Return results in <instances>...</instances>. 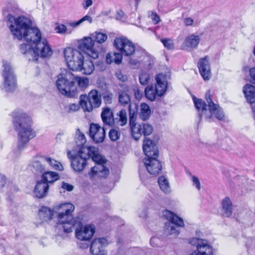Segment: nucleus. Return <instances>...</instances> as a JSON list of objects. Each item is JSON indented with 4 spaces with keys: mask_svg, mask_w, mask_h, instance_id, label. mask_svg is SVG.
<instances>
[{
    "mask_svg": "<svg viewBox=\"0 0 255 255\" xmlns=\"http://www.w3.org/2000/svg\"><path fill=\"white\" fill-rule=\"evenodd\" d=\"M7 26L13 36L19 40L23 39L27 43L20 45V52L29 60L36 61L39 56L49 57L53 54L47 39L42 37L40 30L32 26L30 19L24 16L15 17L11 14L6 16Z\"/></svg>",
    "mask_w": 255,
    "mask_h": 255,
    "instance_id": "obj_1",
    "label": "nucleus"
},
{
    "mask_svg": "<svg viewBox=\"0 0 255 255\" xmlns=\"http://www.w3.org/2000/svg\"><path fill=\"white\" fill-rule=\"evenodd\" d=\"M12 116L14 128L18 133L17 147L13 152L18 154L26 147L29 141L35 136L36 134L31 128L30 117L22 110H15Z\"/></svg>",
    "mask_w": 255,
    "mask_h": 255,
    "instance_id": "obj_2",
    "label": "nucleus"
},
{
    "mask_svg": "<svg viewBox=\"0 0 255 255\" xmlns=\"http://www.w3.org/2000/svg\"><path fill=\"white\" fill-rule=\"evenodd\" d=\"M81 152H85L87 155V159L91 157L96 163V165L91 168L88 173L89 178L91 180H97L99 178H105L109 174L108 168L104 165L106 160L104 157L99 154L98 149L93 146H83L81 147Z\"/></svg>",
    "mask_w": 255,
    "mask_h": 255,
    "instance_id": "obj_3",
    "label": "nucleus"
},
{
    "mask_svg": "<svg viewBox=\"0 0 255 255\" xmlns=\"http://www.w3.org/2000/svg\"><path fill=\"white\" fill-rule=\"evenodd\" d=\"M74 209L75 206L70 203H62L54 207V210L61 211L57 217V230H63L64 233H69L72 232L75 225L81 224L72 216Z\"/></svg>",
    "mask_w": 255,
    "mask_h": 255,
    "instance_id": "obj_4",
    "label": "nucleus"
},
{
    "mask_svg": "<svg viewBox=\"0 0 255 255\" xmlns=\"http://www.w3.org/2000/svg\"><path fill=\"white\" fill-rule=\"evenodd\" d=\"M206 98L208 106L202 99L193 97L194 104L200 118L204 117L208 121L211 122L213 115H214L218 120H223L224 114L220 107L213 102L209 92L206 94Z\"/></svg>",
    "mask_w": 255,
    "mask_h": 255,
    "instance_id": "obj_5",
    "label": "nucleus"
},
{
    "mask_svg": "<svg viewBox=\"0 0 255 255\" xmlns=\"http://www.w3.org/2000/svg\"><path fill=\"white\" fill-rule=\"evenodd\" d=\"M169 79V73L157 74L155 77V85H148L144 90L146 98L150 101H153L156 97L163 96L167 90Z\"/></svg>",
    "mask_w": 255,
    "mask_h": 255,
    "instance_id": "obj_6",
    "label": "nucleus"
},
{
    "mask_svg": "<svg viewBox=\"0 0 255 255\" xmlns=\"http://www.w3.org/2000/svg\"><path fill=\"white\" fill-rule=\"evenodd\" d=\"M114 45L124 56H135L137 58L133 59L130 57L129 60L130 65L136 66L139 63L140 53L135 50L134 44L128 39L125 37H117L114 40Z\"/></svg>",
    "mask_w": 255,
    "mask_h": 255,
    "instance_id": "obj_7",
    "label": "nucleus"
},
{
    "mask_svg": "<svg viewBox=\"0 0 255 255\" xmlns=\"http://www.w3.org/2000/svg\"><path fill=\"white\" fill-rule=\"evenodd\" d=\"M137 108L136 104H130L129 106V126L133 138L137 140L142 134L144 136L150 134L152 131V127L148 124L136 125L135 123Z\"/></svg>",
    "mask_w": 255,
    "mask_h": 255,
    "instance_id": "obj_8",
    "label": "nucleus"
},
{
    "mask_svg": "<svg viewBox=\"0 0 255 255\" xmlns=\"http://www.w3.org/2000/svg\"><path fill=\"white\" fill-rule=\"evenodd\" d=\"M74 79V75L70 71H64L58 75L56 84L62 94L69 97L75 95L77 88Z\"/></svg>",
    "mask_w": 255,
    "mask_h": 255,
    "instance_id": "obj_9",
    "label": "nucleus"
},
{
    "mask_svg": "<svg viewBox=\"0 0 255 255\" xmlns=\"http://www.w3.org/2000/svg\"><path fill=\"white\" fill-rule=\"evenodd\" d=\"M163 216L169 222L165 224L164 233L168 236H177L179 234L178 227H183L184 223L183 220L173 212L165 210L163 212Z\"/></svg>",
    "mask_w": 255,
    "mask_h": 255,
    "instance_id": "obj_10",
    "label": "nucleus"
},
{
    "mask_svg": "<svg viewBox=\"0 0 255 255\" xmlns=\"http://www.w3.org/2000/svg\"><path fill=\"white\" fill-rule=\"evenodd\" d=\"M2 76L4 79L3 89L8 92H12L16 87V79L10 63L3 60Z\"/></svg>",
    "mask_w": 255,
    "mask_h": 255,
    "instance_id": "obj_11",
    "label": "nucleus"
},
{
    "mask_svg": "<svg viewBox=\"0 0 255 255\" xmlns=\"http://www.w3.org/2000/svg\"><path fill=\"white\" fill-rule=\"evenodd\" d=\"M78 48L93 59L99 57L100 47L91 37H85L82 39L78 44Z\"/></svg>",
    "mask_w": 255,
    "mask_h": 255,
    "instance_id": "obj_12",
    "label": "nucleus"
},
{
    "mask_svg": "<svg viewBox=\"0 0 255 255\" xmlns=\"http://www.w3.org/2000/svg\"><path fill=\"white\" fill-rule=\"evenodd\" d=\"M189 243L196 249L193 250L190 255H213L212 247L206 240L198 238H193L189 241Z\"/></svg>",
    "mask_w": 255,
    "mask_h": 255,
    "instance_id": "obj_13",
    "label": "nucleus"
},
{
    "mask_svg": "<svg viewBox=\"0 0 255 255\" xmlns=\"http://www.w3.org/2000/svg\"><path fill=\"white\" fill-rule=\"evenodd\" d=\"M88 103L81 98L80 105L85 112H91L93 108H99L102 104L101 93L97 90L93 89L88 94Z\"/></svg>",
    "mask_w": 255,
    "mask_h": 255,
    "instance_id": "obj_14",
    "label": "nucleus"
},
{
    "mask_svg": "<svg viewBox=\"0 0 255 255\" xmlns=\"http://www.w3.org/2000/svg\"><path fill=\"white\" fill-rule=\"evenodd\" d=\"M67 156L71 160V166L75 171L81 172L85 168L87 155L85 152H81V147L76 153L74 150L68 151Z\"/></svg>",
    "mask_w": 255,
    "mask_h": 255,
    "instance_id": "obj_15",
    "label": "nucleus"
},
{
    "mask_svg": "<svg viewBox=\"0 0 255 255\" xmlns=\"http://www.w3.org/2000/svg\"><path fill=\"white\" fill-rule=\"evenodd\" d=\"M64 55L68 67L74 70L80 58H82L83 55L77 49L67 47L64 50Z\"/></svg>",
    "mask_w": 255,
    "mask_h": 255,
    "instance_id": "obj_16",
    "label": "nucleus"
},
{
    "mask_svg": "<svg viewBox=\"0 0 255 255\" xmlns=\"http://www.w3.org/2000/svg\"><path fill=\"white\" fill-rule=\"evenodd\" d=\"M158 156L145 158L143 161L147 172L151 175L158 174L162 169L160 162L157 159Z\"/></svg>",
    "mask_w": 255,
    "mask_h": 255,
    "instance_id": "obj_17",
    "label": "nucleus"
},
{
    "mask_svg": "<svg viewBox=\"0 0 255 255\" xmlns=\"http://www.w3.org/2000/svg\"><path fill=\"white\" fill-rule=\"evenodd\" d=\"M197 66L202 78L205 81L209 80L211 77L209 57L206 56L200 58L198 61Z\"/></svg>",
    "mask_w": 255,
    "mask_h": 255,
    "instance_id": "obj_18",
    "label": "nucleus"
},
{
    "mask_svg": "<svg viewBox=\"0 0 255 255\" xmlns=\"http://www.w3.org/2000/svg\"><path fill=\"white\" fill-rule=\"evenodd\" d=\"M89 135L95 142L101 143L105 138V129L98 124H91L90 127Z\"/></svg>",
    "mask_w": 255,
    "mask_h": 255,
    "instance_id": "obj_19",
    "label": "nucleus"
},
{
    "mask_svg": "<svg viewBox=\"0 0 255 255\" xmlns=\"http://www.w3.org/2000/svg\"><path fill=\"white\" fill-rule=\"evenodd\" d=\"M95 232V227L92 225H87L77 228L75 231V236L77 239L81 241H89Z\"/></svg>",
    "mask_w": 255,
    "mask_h": 255,
    "instance_id": "obj_20",
    "label": "nucleus"
},
{
    "mask_svg": "<svg viewBox=\"0 0 255 255\" xmlns=\"http://www.w3.org/2000/svg\"><path fill=\"white\" fill-rule=\"evenodd\" d=\"M108 242L104 238L95 239L91 243L90 251L93 255H106L103 247L108 245Z\"/></svg>",
    "mask_w": 255,
    "mask_h": 255,
    "instance_id": "obj_21",
    "label": "nucleus"
},
{
    "mask_svg": "<svg viewBox=\"0 0 255 255\" xmlns=\"http://www.w3.org/2000/svg\"><path fill=\"white\" fill-rule=\"evenodd\" d=\"M95 69V66L92 61L89 59L85 60L82 55L74 70H78L85 75H90Z\"/></svg>",
    "mask_w": 255,
    "mask_h": 255,
    "instance_id": "obj_22",
    "label": "nucleus"
},
{
    "mask_svg": "<svg viewBox=\"0 0 255 255\" xmlns=\"http://www.w3.org/2000/svg\"><path fill=\"white\" fill-rule=\"evenodd\" d=\"M142 148L146 158L158 156V150L156 144L149 138H145Z\"/></svg>",
    "mask_w": 255,
    "mask_h": 255,
    "instance_id": "obj_23",
    "label": "nucleus"
},
{
    "mask_svg": "<svg viewBox=\"0 0 255 255\" xmlns=\"http://www.w3.org/2000/svg\"><path fill=\"white\" fill-rule=\"evenodd\" d=\"M200 40V37L198 35L191 34L187 36L183 43V48L186 50L196 48Z\"/></svg>",
    "mask_w": 255,
    "mask_h": 255,
    "instance_id": "obj_24",
    "label": "nucleus"
},
{
    "mask_svg": "<svg viewBox=\"0 0 255 255\" xmlns=\"http://www.w3.org/2000/svg\"><path fill=\"white\" fill-rule=\"evenodd\" d=\"M49 189V185L46 182L42 180L38 181L34 189V193L38 198H41L46 196Z\"/></svg>",
    "mask_w": 255,
    "mask_h": 255,
    "instance_id": "obj_25",
    "label": "nucleus"
},
{
    "mask_svg": "<svg viewBox=\"0 0 255 255\" xmlns=\"http://www.w3.org/2000/svg\"><path fill=\"white\" fill-rule=\"evenodd\" d=\"M243 93L247 102L250 104L255 103V86L247 84L243 89Z\"/></svg>",
    "mask_w": 255,
    "mask_h": 255,
    "instance_id": "obj_26",
    "label": "nucleus"
},
{
    "mask_svg": "<svg viewBox=\"0 0 255 255\" xmlns=\"http://www.w3.org/2000/svg\"><path fill=\"white\" fill-rule=\"evenodd\" d=\"M45 161V157L36 156L31 162L30 166L33 168V171L41 173L45 170V167L42 162Z\"/></svg>",
    "mask_w": 255,
    "mask_h": 255,
    "instance_id": "obj_27",
    "label": "nucleus"
},
{
    "mask_svg": "<svg viewBox=\"0 0 255 255\" xmlns=\"http://www.w3.org/2000/svg\"><path fill=\"white\" fill-rule=\"evenodd\" d=\"M101 118L103 123L107 125L114 123V117L112 110L108 107L103 108L101 113Z\"/></svg>",
    "mask_w": 255,
    "mask_h": 255,
    "instance_id": "obj_28",
    "label": "nucleus"
},
{
    "mask_svg": "<svg viewBox=\"0 0 255 255\" xmlns=\"http://www.w3.org/2000/svg\"><path fill=\"white\" fill-rule=\"evenodd\" d=\"M222 209L224 216L229 217L232 215L233 204L231 199L226 197L222 201Z\"/></svg>",
    "mask_w": 255,
    "mask_h": 255,
    "instance_id": "obj_29",
    "label": "nucleus"
},
{
    "mask_svg": "<svg viewBox=\"0 0 255 255\" xmlns=\"http://www.w3.org/2000/svg\"><path fill=\"white\" fill-rule=\"evenodd\" d=\"M38 214L42 222H46L52 219L54 211L46 207H42L39 209Z\"/></svg>",
    "mask_w": 255,
    "mask_h": 255,
    "instance_id": "obj_30",
    "label": "nucleus"
},
{
    "mask_svg": "<svg viewBox=\"0 0 255 255\" xmlns=\"http://www.w3.org/2000/svg\"><path fill=\"white\" fill-rule=\"evenodd\" d=\"M150 109L149 106L144 103H141L139 106V116L141 120L145 121L148 119L150 115Z\"/></svg>",
    "mask_w": 255,
    "mask_h": 255,
    "instance_id": "obj_31",
    "label": "nucleus"
},
{
    "mask_svg": "<svg viewBox=\"0 0 255 255\" xmlns=\"http://www.w3.org/2000/svg\"><path fill=\"white\" fill-rule=\"evenodd\" d=\"M59 175L58 173L54 171H47L43 173L42 175V180L43 182L52 183L58 180Z\"/></svg>",
    "mask_w": 255,
    "mask_h": 255,
    "instance_id": "obj_32",
    "label": "nucleus"
},
{
    "mask_svg": "<svg viewBox=\"0 0 255 255\" xmlns=\"http://www.w3.org/2000/svg\"><path fill=\"white\" fill-rule=\"evenodd\" d=\"M158 185L160 189L165 194L171 191L169 183L167 179L164 176H160L158 179Z\"/></svg>",
    "mask_w": 255,
    "mask_h": 255,
    "instance_id": "obj_33",
    "label": "nucleus"
},
{
    "mask_svg": "<svg viewBox=\"0 0 255 255\" xmlns=\"http://www.w3.org/2000/svg\"><path fill=\"white\" fill-rule=\"evenodd\" d=\"M45 161L51 166V167L55 170L62 171L63 166L60 162L51 158L49 157H45Z\"/></svg>",
    "mask_w": 255,
    "mask_h": 255,
    "instance_id": "obj_34",
    "label": "nucleus"
},
{
    "mask_svg": "<svg viewBox=\"0 0 255 255\" xmlns=\"http://www.w3.org/2000/svg\"><path fill=\"white\" fill-rule=\"evenodd\" d=\"M89 79L86 77H80L74 75V83L77 82L79 87L82 88H86L89 84Z\"/></svg>",
    "mask_w": 255,
    "mask_h": 255,
    "instance_id": "obj_35",
    "label": "nucleus"
},
{
    "mask_svg": "<svg viewBox=\"0 0 255 255\" xmlns=\"http://www.w3.org/2000/svg\"><path fill=\"white\" fill-rule=\"evenodd\" d=\"M93 37L94 38L95 41L98 43H102L106 41L108 38L107 35L100 32H96L92 34Z\"/></svg>",
    "mask_w": 255,
    "mask_h": 255,
    "instance_id": "obj_36",
    "label": "nucleus"
},
{
    "mask_svg": "<svg viewBox=\"0 0 255 255\" xmlns=\"http://www.w3.org/2000/svg\"><path fill=\"white\" fill-rule=\"evenodd\" d=\"M119 125L121 126L125 125L127 123V113L125 110H121L118 114Z\"/></svg>",
    "mask_w": 255,
    "mask_h": 255,
    "instance_id": "obj_37",
    "label": "nucleus"
},
{
    "mask_svg": "<svg viewBox=\"0 0 255 255\" xmlns=\"http://www.w3.org/2000/svg\"><path fill=\"white\" fill-rule=\"evenodd\" d=\"M139 173L140 180L144 185H147L148 182L151 181V178L144 170L142 171L141 169H140Z\"/></svg>",
    "mask_w": 255,
    "mask_h": 255,
    "instance_id": "obj_38",
    "label": "nucleus"
},
{
    "mask_svg": "<svg viewBox=\"0 0 255 255\" xmlns=\"http://www.w3.org/2000/svg\"><path fill=\"white\" fill-rule=\"evenodd\" d=\"M119 101L122 105L128 104L130 101L128 95L125 92L120 93L119 96Z\"/></svg>",
    "mask_w": 255,
    "mask_h": 255,
    "instance_id": "obj_39",
    "label": "nucleus"
},
{
    "mask_svg": "<svg viewBox=\"0 0 255 255\" xmlns=\"http://www.w3.org/2000/svg\"><path fill=\"white\" fill-rule=\"evenodd\" d=\"M121 135V132L115 129H112L109 133V136L112 141H116L119 139Z\"/></svg>",
    "mask_w": 255,
    "mask_h": 255,
    "instance_id": "obj_40",
    "label": "nucleus"
},
{
    "mask_svg": "<svg viewBox=\"0 0 255 255\" xmlns=\"http://www.w3.org/2000/svg\"><path fill=\"white\" fill-rule=\"evenodd\" d=\"M55 30L56 32L60 34L71 33V31H69L66 26L63 24H59L55 26Z\"/></svg>",
    "mask_w": 255,
    "mask_h": 255,
    "instance_id": "obj_41",
    "label": "nucleus"
},
{
    "mask_svg": "<svg viewBox=\"0 0 255 255\" xmlns=\"http://www.w3.org/2000/svg\"><path fill=\"white\" fill-rule=\"evenodd\" d=\"M149 79V75L146 73L142 72L139 75V80L141 85H146L148 83Z\"/></svg>",
    "mask_w": 255,
    "mask_h": 255,
    "instance_id": "obj_42",
    "label": "nucleus"
},
{
    "mask_svg": "<svg viewBox=\"0 0 255 255\" xmlns=\"http://www.w3.org/2000/svg\"><path fill=\"white\" fill-rule=\"evenodd\" d=\"M161 42L164 45V47L168 49H172L174 47L173 42L170 39H161Z\"/></svg>",
    "mask_w": 255,
    "mask_h": 255,
    "instance_id": "obj_43",
    "label": "nucleus"
},
{
    "mask_svg": "<svg viewBox=\"0 0 255 255\" xmlns=\"http://www.w3.org/2000/svg\"><path fill=\"white\" fill-rule=\"evenodd\" d=\"M113 94L110 92H106L103 94V98L105 104H109L112 103Z\"/></svg>",
    "mask_w": 255,
    "mask_h": 255,
    "instance_id": "obj_44",
    "label": "nucleus"
},
{
    "mask_svg": "<svg viewBox=\"0 0 255 255\" xmlns=\"http://www.w3.org/2000/svg\"><path fill=\"white\" fill-rule=\"evenodd\" d=\"M183 22L186 26H197L199 22L194 21V20L191 17H186L184 19Z\"/></svg>",
    "mask_w": 255,
    "mask_h": 255,
    "instance_id": "obj_45",
    "label": "nucleus"
},
{
    "mask_svg": "<svg viewBox=\"0 0 255 255\" xmlns=\"http://www.w3.org/2000/svg\"><path fill=\"white\" fill-rule=\"evenodd\" d=\"M123 54L122 53H115L113 54L114 62L118 64H120L122 62L123 59Z\"/></svg>",
    "mask_w": 255,
    "mask_h": 255,
    "instance_id": "obj_46",
    "label": "nucleus"
},
{
    "mask_svg": "<svg viewBox=\"0 0 255 255\" xmlns=\"http://www.w3.org/2000/svg\"><path fill=\"white\" fill-rule=\"evenodd\" d=\"M192 181L193 182V185L195 186L198 190H200L201 188V186L199 179L197 177L193 176L192 177Z\"/></svg>",
    "mask_w": 255,
    "mask_h": 255,
    "instance_id": "obj_47",
    "label": "nucleus"
},
{
    "mask_svg": "<svg viewBox=\"0 0 255 255\" xmlns=\"http://www.w3.org/2000/svg\"><path fill=\"white\" fill-rule=\"evenodd\" d=\"M93 4V0H84L82 3V6L84 9H87Z\"/></svg>",
    "mask_w": 255,
    "mask_h": 255,
    "instance_id": "obj_48",
    "label": "nucleus"
},
{
    "mask_svg": "<svg viewBox=\"0 0 255 255\" xmlns=\"http://www.w3.org/2000/svg\"><path fill=\"white\" fill-rule=\"evenodd\" d=\"M79 21L81 24H82L85 21H87L89 23H91L93 22V19L91 16L86 15L82 17L80 19H79Z\"/></svg>",
    "mask_w": 255,
    "mask_h": 255,
    "instance_id": "obj_49",
    "label": "nucleus"
},
{
    "mask_svg": "<svg viewBox=\"0 0 255 255\" xmlns=\"http://www.w3.org/2000/svg\"><path fill=\"white\" fill-rule=\"evenodd\" d=\"M61 187L68 191H71L74 188L73 185L64 182L62 183Z\"/></svg>",
    "mask_w": 255,
    "mask_h": 255,
    "instance_id": "obj_50",
    "label": "nucleus"
},
{
    "mask_svg": "<svg viewBox=\"0 0 255 255\" xmlns=\"http://www.w3.org/2000/svg\"><path fill=\"white\" fill-rule=\"evenodd\" d=\"M69 112H75L79 110V106L77 104H71L68 105Z\"/></svg>",
    "mask_w": 255,
    "mask_h": 255,
    "instance_id": "obj_51",
    "label": "nucleus"
},
{
    "mask_svg": "<svg viewBox=\"0 0 255 255\" xmlns=\"http://www.w3.org/2000/svg\"><path fill=\"white\" fill-rule=\"evenodd\" d=\"M151 19L154 24L158 23L160 21L159 16L155 13H152L150 15Z\"/></svg>",
    "mask_w": 255,
    "mask_h": 255,
    "instance_id": "obj_52",
    "label": "nucleus"
},
{
    "mask_svg": "<svg viewBox=\"0 0 255 255\" xmlns=\"http://www.w3.org/2000/svg\"><path fill=\"white\" fill-rule=\"evenodd\" d=\"M250 75L251 81L255 84V67H253L250 70Z\"/></svg>",
    "mask_w": 255,
    "mask_h": 255,
    "instance_id": "obj_53",
    "label": "nucleus"
},
{
    "mask_svg": "<svg viewBox=\"0 0 255 255\" xmlns=\"http://www.w3.org/2000/svg\"><path fill=\"white\" fill-rule=\"evenodd\" d=\"M67 25L74 28H76L79 26L81 25V24L79 20L78 21H70L67 23Z\"/></svg>",
    "mask_w": 255,
    "mask_h": 255,
    "instance_id": "obj_54",
    "label": "nucleus"
},
{
    "mask_svg": "<svg viewBox=\"0 0 255 255\" xmlns=\"http://www.w3.org/2000/svg\"><path fill=\"white\" fill-rule=\"evenodd\" d=\"M159 241V239L156 237H152L151 238L150 243L152 246L156 247L158 245V241Z\"/></svg>",
    "mask_w": 255,
    "mask_h": 255,
    "instance_id": "obj_55",
    "label": "nucleus"
},
{
    "mask_svg": "<svg viewBox=\"0 0 255 255\" xmlns=\"http://www.w3.org/2000/svg\"><path fill=\"white\" fill-rule=\"evenodd\" d=\"M106 61L107 64H110L114 61V57L110 53H108L106 55Z\"/></svg>",
    "mask_w": 255,
    "mask_h": 255,
    "instance_id": "obj_56",
    "label": "nucleus"
},
{
    "mask_svg": "<svg viewBox=\"0 0 255 255\" xmlns=\"http://www.w3.org/2000/svg\"><path fill=\"white\" fill-rule=\"evenodd\" d=\"M116 77L121 81H124L126 79V77L124 76L121 71H117L116 73Z\"/></svg>",
    "mask_w": 255,
    "mask_h": 255,
    "instance_id": "obj_57",
    "label": "nucleus"
},
{
    "mask_svg": "<svg viewBox=\"0 0 255 255\" xmlns=\"http://www.w3.org/2000/svg\"><path fill=\"white\" fill-rule=\"evenodd\" d=\"M5 177L4 175L0 174V183L2 187L4 186L5 183Z\"/></svg>",
    "mask_w": 255,
    "mask_h": 255,
    "instance_id": "obj_58",
    "label": "nucleus"
},
{
    "mask_svg": "<svg viewBox=\"0 0 255 255\" xmlns=\"http://www.w3.org/2000/svg\"><path fill=\"white\" fill-rule=\"evenodd\" d=\"M135 97L137 99H140L142 96V94L138 90H137L135 91L134 93Z\"/></svg>",
    "mask_w": 255,
    "mask_h": 255,
    "instance_id": "obj_59",
    "label": "nucleus"
},
{
    "mask_svg": "<svg viewBox=\"0 0 255 255\" xmlns=\"http://www.w3.org/2000/svg\"><path fill=\"white\" fill-rule=\"evenodd\" d=\"M77 133H79V137L81 138V139L83 140V141H85V135L84 134H83V133H81L80 132V131L79 129H77Z\"/></svg>",
    "mask_w": 255,
    "mask_h": 255,
    "instance_id": "obj_60",
    "label": "nucleus"
},
{
    "mask_svg": "<svg viewBox=\"0 0 255 255\" xmlns=\"http://www.w3.org/2000/svg\"><path fill=\"white\" fill-rule=\"evenodd\" d=\"M251 108H252V112H253V114H255V106L252 105Z\"/></svg>",
    "mask_w": 255,
    "mask_h": 255,
    "instance_id": "obj_61",
    "label": "nucleus"
},
{
    "mask_svg": "<svg viewBox=\"0 0 255 255\" xmlns=\"http://www.w3.org/2000/svg\"><path fill=\"white\" fill-rule=\"evenodd\" d=\"M140 0H135V7H137L139 3L140 2Z\"/></svg>",
    "mask_w": 255,
    "mask_h": 255,
    "instance_id": "obj_62",
    "label": "nucleus"
},
{
    "mask_svg": "<svg viewBox=\"0 0 255 255\" xmlns=\"http://www.w3.org/2000/svg\"><path fill=\"white\" fill-rule=\"evenodd\" d=\"M111 190V189H109L106 192L108 193Z\"/></svg>",
    "mask_w": 255,
    "mask_h": 255,
    "instance_id": "obj_63",
    "label": "nucleus"
},
{
    "mask_svg": "<svg viewBox=\"0 0 255 255\" xmlns=\"http://www.w3.org/2000/svg\"><path fill=\"white\" fill-rule=\"evenodd\" d=\"M254 118L255 119V114H254Z\"/></svg>",
    "mask_w": 255,
    "mask_h": 255,
    "instance_id": "obj_64",
    "label": "nucleus"
}]
</instances>
